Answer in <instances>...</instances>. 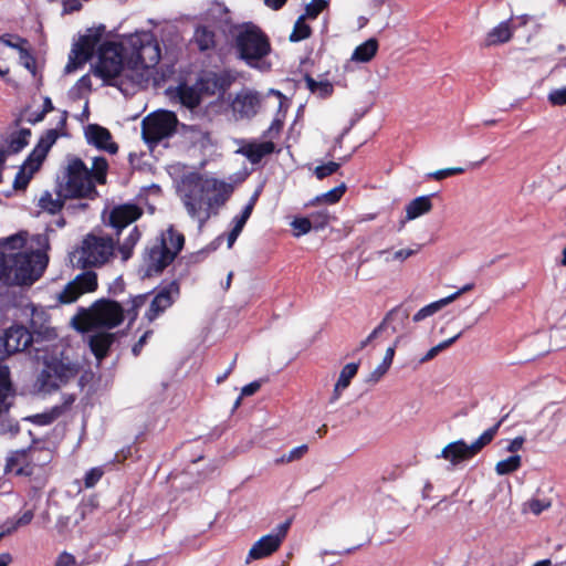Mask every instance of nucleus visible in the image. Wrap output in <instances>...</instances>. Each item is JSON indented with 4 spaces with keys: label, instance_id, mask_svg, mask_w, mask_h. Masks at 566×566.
<instances>
[{
    "label": "nucleus",
    "instance_id": "obj_1",
    "mask_svg": "<svg viewBox=\"0 0 566 566\" xmlns=\"http://www.w3.org/2000/svg\"><path fill=\"white\" fill-rule=\"evenodd\" d=\"M150 295L153 298L143 317L148 324L160 317L179 298L180 284L177 280H172L151 292L130 296L126 302V307L117 301L99 298L90 308L82 310L75 318L76 328L80 331H87L92 327L115 328L124 322L125 315L128 318V326H132L138 318L139 310L145 306Z\"/></svg>",
    "mask_w": 566,
    "mask_h": 566
},
{
    "label": "nucleus",
    "instance_id": "obj_2",
    "mask_svg": "<svg viewBox=\"0 0 566 566\" xmlns=\"http://www.w3.org/2000/svg\"><path fill=\"white\" fill-rule=\"evenodd\" d=\"M25 240L21 235L7 238L0 258L1 274L12 277L19 285H30L39 280L48 264V256L39 250L18 251Z\"/></svg>",
    "mask_w": 566,
    "mask_h": 566
},
{
    "label": "nucleus",
    "instance_id": "obj_3",
    "mask_svg": "<svg viewBox=\"0 0 566 566\" xmlns=\"http://www.w3.org/2000/svg\"><path fill=\"white\" fill-rule=\"evenodd\" d=\"M185 245V235L172 226L150 241L145 248L142 277L160 275L170 265Z\"/></svg>",
    "mask_w": 566,
    "mask_h": 566
},
{
    "label": "nucleus",
    "instance_id": "obj_4",
    "mask_svg": "<svg viewBox=\"0 0 566 566\" xmlns=\"http://www.w3.org/2000/svg\"><path fill=\"white\" fill-rule=\"evenodd\" d=\"M233 48L247 65L261 71L270 70L271 64L264 61L272 51L270 38L256 24L247 22L239 25L233 34Z\"/></svg>",
    "mask_w": 566,
    "mask_h": 566
},
{
    "label": "nucleus",
    "instance_id": "obj_5",
    "mask_svg": "<svg viewBox=\"0 0 566 566\" xmlns=\"http://www.w3.org/2000/svg\"><path fill=\"white\" fill-rule=\"evenodd\" d=\"M199 193L190 191L185 196V207L192 218H198L202 226L210 217L209 210L222 206L232 193V186L217 178H200Z\"/></svg>",
    "mask_w": 566,
    "mask_h": 566
},
{
    "label": "nucleus",
    "instance_id": "obj_6",
    "mask_svg": "<svg viewBox=\"0 0 566 566\" xmlns=\"http://www.w3.org/2000/svg\"><path fill=\"white\" fill-rule=\"evenodd\" d=\"M82 369L81 360L70 349L54 353L43 361V368L38 377L39 387L44 392L56 391L76 378Z\"/></svg>",
    "mask_w": 566,
    "mask_h": 566
},
{
    "label": "nucleus",
    "instance_id": "obj_7",
    "mask_svg": "<svg viewBox=\"0 0 566 566\" xmlns=\"http://www.w3.org/2000/svg\"><path fill=\"white\" fill-rule=\"evenodd\" d=\"M59 193L71 199H91L98 197V191L90 176L86 164L76 156L67 158L61 175L56 177Z\"/></svg>",
    "mask_w": 566,
    "mask_h": 566
},
{
    "label": "nucleus",
    "instance_id": "obj_8",
    "mask_svg": "<svg viewBox=\"0 0 566 566\" xmlns=\"http://www.w3.org/2000/svg\"><path fill=\"white\" fill-rule=\"evenodd\" d=\"M115 242L109 235L88 233L82 240L81 247L75 251L74 265L78 269L101 266L113 256Z\"/></svg>",
    "mask_w": 566,
    "mask_h": 566
},
{
    "label": "nucleus",
    "instance_id": "obj_9",
    "mask_svg": "<svg viewBox=\"0 0 566 566\" xmlns=\"http://www.w3.org/2000/svg\"><path fill=\"white\" fill-rule=\"evenodd\" d=\"M127 44L129 46L127 65L130 70H148L159 63L161 59L160 46L151 33L132 34L127 39Z\"/></svg>",
    "mask_w": 566,
    "mask_h": 566
},
{
    "label": "nucleus",
    "instance_id": "obj_10",
    "mask_svg": "<svg viewBox=\"0 0 566 566\" xmlns=\"http://www.w3.org/2000/svg\"><path fill=\"white\" fill-rule=\"evenodd\" d=\"M124 70V45L119 42L105 41L98 48V60L93 67L95 76L105 85L118 86L117 78Z\"/></svg>",
    "mask_w": 566,
    "mask_h": 566
},
{
    "label": "nucleus",
    "instance_id": "obj_11",
    "mask_svg": "<svg viewBox=\"0 0 566 566\" xmlns=\"http://www.w3.org/2000/svg\"><path fill=\"white\" fill-rule=\"evenodd\" d=\"M177 124L178 119L174 112H155L143 119L142 137L147 145L156 146L176 132Z\"/></svg>",
    "mask_w": 566,
    "mask_h": 566
},
{
    "label": "nucleus",
    "instance_id": "obj_12",
    "mask_svg": "<svg viewBox=\"0 0 566 566\" xmlns=\"http://www.w3.org/2000/svg\"><path fill=\"white\" fill-rule=\"evenodd\" d=\"M490 436L491 433L483 432L471 444H468L462 439L450 442L442 449L440 457L449 461L452 465L469 461L490 444Z\"/></svg>",
    "mask_w": 566,
    "mask_h": 566
},
{
    "label": "nucleus",
    "instance_id": "obj_13",
    "mask_svg": "<svg viewBox=\"0 0 566 566\" xmlns=\"http://www.w3.org/2000/svg\"><path fill=\"white\" fill-rule=\"evenodd\" d=\"M104 33L105 25L103 24L87 29L86 33L80 36L77 43L74 45L72 50L74 57H70V62L66 65V70H76L77 67L90 61L93 57L95 48L99 43Z\"/></svg>",
    "mask_w": 566,
    "mask_h": 566
},
{
    "label": "nucleus",
    "instance_id": "obj_14",
    "mask_svg": "<svg viewBox=\"0 0 566 566\" xmlns=\"http://www.w3.org/2000/svg\"><path fill=\"white\" fill-rule=\"evenodd\" d=\"M290 526L291 522L285 521L277 525L273 533L266 534L256 541L249 551L248 560L261 559L276 552L286 537Z\"/></svg>",
    "mask_w": 566,
    "mask_h": 566
},
{
    "label": "nucleus",
    "instance_id": "obj_15",
    "mask_svg": "<svg viewBox=\"0 0 566 566\" xmlns=\"http://www.w3.org/2000/svg\"><path fill=\"white\" fill-rule=\"evenodd\" d=\"M233 78L227 72H205L202 73L197 83L199 91L202 95L212 96L216 94H224L232 85Z\"/></svg>",
    "mask_w": 566,
    "mask_h": 566
},
{
    "label": "nucleus",
    "instance_id": "obj_16",
    "mask_svg": "<svg viewBox=\"0 0 566 566\" xmlns=\"http://www.w3.org/2000/svg\"><path fill=\"white\" fill-rule=\"evenodd\" d=\"M143 214V209L135 203H124L114 207L108 217L109 226L116 231L119 237L122 231L138 220Z\"/></svg>",
    "mask_w": 566,
    "mask_h": 566
},
{
    "label": "nucleus",
    "instance_id": "obj_17",
    "mask_svg": "<svg viewBox=\"0 0 566 566\" xmlns=\"http://www.w3.org/2000/svg\"><path fill=\"white\" fill-rule=\"evenodd\" d=\"M85 137L88 144L94 145L99 150L112 155L118 151V145L112 140L111 132L98 124H90L85 130Z\"/></svg>",
    "mask_w": 566,
    "mask_h": 566
},
{
    "label": "nucleus",
    "instance_id": "obj_18",
    "mask_svg": "<svg viewBox=\"0 0 566 566\" xmlns=\"http://www.w3.org/2000/svg\"><path fill=\"white\" fill-rule=\"evenodd\" d=\"M410 311L402 305L391 308L380 322L379 329L390 328L392 333L403 332L409 324Z\"/></svg>",
    "mask_w": 566,
    "mask_h": 566
},
{
    "label": "nucleus",
    "instance_id": "obj_19",
    "mask_svg": "<svg viewBox=\"0 0 566 566\" xmlns=\"http://www.w3.org/2000/svg\"><path fill=\"white\" fill-rule=\"evenodd\" d=\"M49 461L50 454L48 451L32 448L28 461L15 470V475L32 476L36 470L42 469Z\"/></svg>",
    "mask_w": 566,
    "mask_h": 566
},
{
    "label": "nucleus",
    "instance_id": "obj_20",
    "mask_svg": "<svg viewBox=\"0 0 566 566\" xmlns=\"http://www.w3.org/2000/svg\"><path fill=\"white\" fill-rule=\"evenodd\" d=\"M116 336L114 333L101 332L90 337V348L98 363L108 356L109 349Z\"/></svg>",
    "mask_w": 566,
    "mask_h": 566
},
{
    "label": "nucleus",
    "instance_id": "obj_21",
    "mask_svg": "<svg viewBox=\"0 0 566 566\" xmlns=\"http://www.w3.org/2000/svg\"><path fill=\"white\" fill-rule=\"evenodd\" d=\"M275 150V144L271 140L262 142V143H249L240 148V153L247 157V159L252 164L256 165L261 163V160L273 154Z\"/></svg>",
    "mask_w": 566,
    "mask_h": 566
},
{
    "label": "nucleus",
    "instance_id": "obj_22",
    "mask_svg": "<svg viewBox=\"0 0 566 566\" xmlns=\"http://www.w3.org/2000/svg\"><path fill=\"white\" fill-rule=\"evenodd\" d=\"M234 108L244 116H253L260 106V97L256 93H244L234 99Z\"/></svg>",
    "mask_w": 566,
    "mask_h": 566
},
{
    "label": "nucleus",
    "instance_id": "obj_23",
    "mask_svg": "<svg viewBox=\"0 0 566 566\" xmlns=\"http://www.w3.org/2000/svg\"><path fill=\"white\" fill-rule=\"evenodd\" d=\"M55 195L56 197L53 198L52 193L50 191H44L42 196L39 199V207L51 213L55 214L59 213L65 205V201L71 199L70 197H63L59 193V186L55 184Z\"/></svg>",
    "mask_w": 566,
    "mask_h": 566
},
{
    "label": "nucleus",
    "instance_id": "obj_24",
    "mask_svg": "<svg viewBox=\"0 0 566 566\" xmlns=\"http://www.w3.org/2000/svg\"><path fill=\"white\" fill-rule=\"evenodd\" d=\"M513 36V32L510 25V20L501 22L492 30H490L485 36V46L497 45L509 42Z\"/></svg>",
    "mask_w": 566,
    "mask_h": 566
},
{
    "label": "nucleus",
    "instance_id": "obj_25",
    "mask_svg": "<svg viewBox=\"0 0 566 566\" xmlns=\"http://www.w3.org/2000/svg\"><path fill=\"white\" fill-rule=\"evenodd\" d=\"M177 95L180 103L188 108H195L201 103L202 94L197 82L192 86L180 84L177 88Z\"/></svg>",
    "mask_w": 566,
    "mask_h": 566
},
{
    "label": "nucleus",
    "instance_id": "obj_26",
    "mask_svg": "<svg viewBox=\"0 0 566 566\" xmlns=\"http://www.w3.org/2000/svg\"><path fill=\"white\" fill-rule=\"evenodd\" d=\"M431 209V196L417 197L406 206V219L413 220L430 212Z\"/></svg>",
    "mask_w": 566,
    "mask_h": 566
},
{
    "label": "nucleus",
    "instance_id": "obj_27",
    "mask_svg": "<svg viewBox=\"0 0 566 566\" xmlns=\"http://www.w3.org/2000/svg\"><path fill=\"white\" fill-rule=\"evenodd\" d=\"M379 43L377 39L370 38L359 44L352 54L355 62L367 63L371 61L378 52Z\"/></svg>",
    "mask_w": 566,
    "mask_h": 566
},
{
    "label": "nucleus",
    "instance_id": "obj_28",
    "mask_svg": "<svg viewBox=\"0 0 566 566\" xmlns=\"http://www.w3.org/2000/svg\"><path fill=\"white\" fill-rule=\"evenodd\" d=\"M30 136L31 130L29 128H21L20 130L13 132L7 140L8 147L6 151L9 155L20 153L29 144Z\"/></svg>",
    "mask_w": 566,
    "mask_h": 566
},
{
    "label": "nucleus",
    "instance_id": "obj_29",
    "mask_svg": "<svg viewBox=\"0 0 566 566\" xmlns=\"http://www.w3.org/2000/svg\"><path fill=\"white\" fill-rule=\"evenodd\" d=\"M193 40L200 51H208L216 46V33L206 25H199L195 30Z\"/></svg>",
    "mask_w": 566,
    "mask_h": 566
},
{
    "label": "nucleus",
    "instance_id": "obj_30",
    "mask_svg": "<svg viewBox=\"0 0 566 566\" xmlns=\"http://www.w3.org/2000/svg\"><path fill=\"white\" fill-rule=\"evenodd\" d=\"M401 339V335L397 336L394 344L387 348L382 361L371 373V377L374 380H379L389 370L395 357L396 348L398 347Z\"/></svg>",
    "mask_w": 566,
    "mask_h": 566
},
{
    "label": "nucleus",
    "instance_id": "obj_31",
    "mask_svg": "<svg viewBox=\"0 0 566 566\" xmlns=\"http://www.w3.org/2000/svg\"><path fill=\"white\" fill-rule=\"evenodd\" d=\"M82 294L95 292L98 287L97 274L93 271H84L73 280Z\"/></svg>",
    "mask_w": 566,
    "mask_h": 566
},
{
    "label": "nucleus",
    "instance_id": "obj_32",
    "mask_svg": "<svg viewBox=\"0 0 566 566\" xmlns=\"http://www.w3.org/2000/svg\"><path fill=\"white\" fill-rule=\"evenodd\" d=\"M140 235L142 234H140L138 228L135 226L132 228L128 235L125 238V240L123 242H120L119 237H117L118 251L124 261L128 260L132 256L134 247L139 241Z\"/></svg>",
    "mask_w": 566,
    "mask_h": 566
},
{
    "label": "nucleus",
    "instance_id": "obj_33",
    "mask_svg": "<svg viewBox=\"0 0 566 566\" xmlns=\"http://www.w3.org/2000/svg\"><path fill=\"white\" fill-rule=\"evenodd\" d=\"M108 161L106 158L98 156L93 159L92 168L90 169V176L93 182L96 185H105L107 179Z\"/></svg>",
    "mask_w": 566,
    "mask_h": 566
},
{
    "label": "nucleus",
    "instance_id": "obj_34",
    "mask_svg": "<svg viewBox=\"0 0 566 566\" xmlns=\"http://www.w3.org/2000/svg\"><path fill=\"white\" fill-rule=\"evenodd\" d=\"M305 15H300L294 23L293 30L289 36L291 42H300L312 35V28L305 22Z\"/></svg>",
    "mask_w": 566,
    "mask_h": 566
},
{
    "label": "nucleus",
    "instance_id": "obj_35",
    "mask_svg": "<svg viewBox=\"0 0 566 566\" xmlns=\"http://www.w3.org/2000/svg\"><path fill=\"white\" fill-rule=\"evenodd\" d=\"M32 448L15 450L7 458L4 471L14 472L19 467H22L31 453Z\"/></svg>",
    "mask_w": 566,
    "mask_h": 566
},
{
    "label": "nucleus",
    "instance_id": "obj_36",
    "mask_svg": "<svg viewBox=\"0 0 566 566\" xmlns=\"http://www.w3.org/2000/svg\"><path fill=\"white\" fill-rule=\"evenodd\" d=\"M451 303V298H440L436 302H432L422 308H420L412 317V321L418 323L440 311L442 307Z\"/></svg>",
    "mask_w": 566,
    "mask_h": 566
},
{
    "label": "nucleus",
    "instance_id": "obj_37",
    "mask_svg": "<svg viewBox=\"0 0 566 566\" xmlns=\"http://www.w3.org/2000/svg\"><path fill=\"white\" fill-rule=\"evenodd\" d=\"M522 465V459L520 455L514 454L504 460L499 461L495 464V472L499 475H506L517 471Z\"/></svg>",
    "mask_w": 566,
    "mask_h": 566
},
{
    "label": "nucleus",
    "instance_id": "obj_38",
    "mask_svg": "<svg viewBox=\"0 0 566 566\" xmlns=\"http://www.w3.org/2000/svg\"><path fill=\"white\" fill-rule=\"evenodd\" d=\"M83 294L78 291L75 282L72 280L69 282L63 290L57 293V301L61 304H72L76 302Z\"/></svg>",
    "mask_w": 566,
    "mask_h": 566
},
{
    "label": "nucleus",
    "instance_id": "obj_39",
    "mask_svg": "<svg viewBox=\"0 0 566 566\" xmlns=\"http://www.w3.org/2000/svg\"><path fill=\"white\" fill-rule=\"evenodd\" d=\"M46 156L48 155L41 149L34 147L22 164V167H25L27 170L31 171V174H35L41 168Z\"/></svg>",
    "mask_w": 566,
    "mask_h": 566
},
{
    "label": "nucleus",
    "instance_id": "obj_40",
    "mask_svg": "<svg viewBox=\"0 0 566 566\" xmlns=\"http://www.w3.org/2000/svg\"><path fill=\"white\" fill-rule=\"evenodd\" d=\"M346 185L343 182L340 184L339 186L328 190L327 192L323 193L322 196H318L314 199V201L312 202V205L316 203V202H321V201H324L326 203H329V205H334L336 202H338L340 200V198L344 196V193L346 192Z\"/></svg>",
    "mask_w": 566,
    "mask_h": 566
},
{
    "label": "nucleus",
    "instance_id": "obj_41",
    "mask_svg": "<svg viewBox=\"0 0 566 566\" xmlns=\"http://www.w3.org/2000/svg\"><path fill=\"white\" fill-rule=\"evenodd\" d=\"M358 367L359 365L356 363L346 364L340 370L337 388L346 389L350 385L352 379L356 376Z\"/></svg>",
    "mask_w": 566,
    "mask_h": 566
},
{
    "label": "nucleus",
    "instance_id": "obj_42",
    "mask_svg": "<svg viewBox=\"0 0 566 566\" xmlns=\"http://www.w3.org/2000/svg\"><path fill=\"white\" fill-rule=\"evenodd\" d=\"M61 416V408L55 406L48 412L36 413L32 416L31 421L38 426H48Z\"/></svg>",
    "mask_w": 566,
    "mask_h": 566
},
{
    "label": "nucleus",
    "instance_id": "obj_43",
    "mask_svg": "<svg viewBox=\"0 0 566 566\" xmlns=\"http://www.w3.org/2000/svg\"><path fill=\"white\" fill-rule=\"evenodd\" d=\"M328 6L327 0H312L305 7V15L306 19L315 20Z\"/></svg>",
    "mask_w": 566,
    "mask_h": 566
},
{
    "label": "nucleus",
    "instance_id": "obj_44",
    "mask_svg": "<svg viewBox=\"0 0 566 566\" xmlns=\"http://www.w3.org/2000/svg\"><path fill=\"white\" fill-rule=\"evenodd\" d=\"M460 335L461 333L431 347L427 352V354L421 358V361L424 363L433 359L440 352L450 347L460 337Z\"/></svg>",
    "mask_w": 566,
    "mask_h": 566
},
{
    "label": "nucleus",
    "instance_id": "obj_45",
    "mask_svg": "<svg viewBox=\"0 0 566 566\" xmlns=\"http://www.w3.org/2000/svg\"><path fill=\"white\" fill-rule=\"evenodd\" d=\"M308 219L311 220L312 229L321 230L329 223L331 216L327 210H319L312 212Z\"/></svg>",
    "mask_w": 566,
    "mask_h": 566
},
{
    "label": "nucleus",
    "instance_id": "obj_46",
    "mask_svg": "<svg viewBox=\"0 0 566 566\" xmlns=\"http://www.w3.org/2000/svg\"><path fill=\"white\" fill-rule=\"evenodd\" d=\"M60 134L56 129H49L46 130L45 135L40 138L35 147H38L48 155V153L50 151L51 147L55 144Z\"/></svg>",
    "mask_w": 566,
    "mask_h": 566
},
{
    "label": "nucleus",
    "instance_id": "obj_47",
    "mask_svg": "<svg viewBox=\"0 0 566 566\" xmlns=\"http://www.w3.org/2000/svg\"><path fill=\"white\" fill-rule=\"evenodd\" d=\"M34 174H31L30 170H27L25 167H20L13 180V188L15 190H25L28 185L30 184Z\"/></svg>",
    "mask_w": 566,
    "mask_h": 566
},
{
    "label": "nucleus",
    "instance_id": "obj_48",
    "mask_svg": "<svg viewBox=\"0 0 566 566\" xmlns=\"http://www.w3.org/2000/svg\"><path fill=\"white\" fill-rule=\"evenodd\" d=\"M340 168V164L336 161H328L326 164L319 165L315 168L314 174L317 179L322 180L335 172Z\"/></svg>",
    "mask_w": 566,
    "mask_h": 566
},
{
    "label": "nucleus",
    "instance_id": "obj_49",
    "mask_svg": "<svg viewBox=\"0 0 566 566\" xmlns=\"http://www.w3.org/2000/svg\"><path fill=\"white\" fill-rule=\"evenodd\" d=\"M103 475L104 471L102 468L95 467L90 469L84 476V486L86 489L94 488L99 482Z\"/></svg>",
    "mask_w": 566,
    "mask_h": 566
},
{
    "label": "nucleus",
    "instance_id": "obj_50",
    "mask_svg": "<svg viewBox=\"0 0 566 566\" xmlns=\"http://www.w3.org/2000/svg\"><path fill=\"white\" fill-rule=\"evenodd\" d=\"M463 172H464V168H462V167H451V168L439 169L433 172H430V174H428V178L440 181L448 177L461 175Z\"/></svg>",
    "mask_w": 566,
    "mask_h": 566
},
{
    "label": "nucleus",
    "instance_id": "obj_51",
    "mask_svg": "<svg viewBox=\"0 0 566 566\" xmlns=\"http://www.w3.org/2000/svg\"><path fill=\"white\" fill-rule=\"evenodd\" d=\"M291 226L295 231V237L306 234L312 230L311 220L308 219V217L295 218L292 221Z\"/></svg>",
    "mask_w": 566,
    "mask_h": 566
},
{
    "label": "nucleus",
    "instance_id": "obj_52",
    "mask_svg": "<svg viewBox=\"0 0 566 566\" xmlns=\"http://www.w3.org/2000/svg\"><path fill=\"white\" fill-rule=\"evenodd\" d=\"M547 99L553 106L566 105V86L552 91L548 94Z\"/></svg>",
    "mask_w": 566,
    "mask_h": 566
},
{
    "label": "nucleus",
    "instance_id": "obj_53",
    "mask_svg": "<svg viewBox=\"0 0 566 566\" xmlns=\"http://www.w3.org/2000/svg\"><path fill=\"white\" fill-rule=\"evenodd\" d=\"M334 93V86L329 81H319L314 95L319 98H328Z\"/></svg>",
    "mask_w": 566,
    "mask_h": 566
},
{
    "label": "nucleus",
    "instance_id": "obj_54",
    "mask_svg": "<svg viewBox=\"0 0 566 566\" xmlns=\"http://www.w3.org/2000/svg\"><path fill=\"white\" fill-rule=\"evenodd\" d=\"M154 331L153 329H147L145 331V333L139 337V339L134 344L133 348H132V353L135 357L139 356L142 350H143V347L145 346V344L147 343V339L153 335Z\"/></svg>",
    "mask_w": 566,
    "mask_h": 566
},
{
    "label": "nucleus",
    "instance_id": "obj_55",
    "mask_svg": "<svg viewBox=\"0 0 566 566\" xmlns=\"http://www.w3.org/2000/svg\"><path fill=\"white\" fill-rule=\"evenodd\" d=\"M75 564L76 559L72 554L67 552H62L57 556L54 566H75Z\"/></svg>",
    "mask_w": 566,
    "mask_h": 566
},
{
    "label": "nucleus",
    "instance_id": "obj_56",
    "mask_svg": "<svg viewBox=\"0 0 566 566\" xmlns=\"http://www.w3.org/2000/svg\"><path fill=\"white\" fill-rule=\"evenodd\" d=\"M125 292V282L122 276L116 277L108 287V293L116 296Z\"/></svg>",
    "mask_w": 566,
    "mask_h": 566
},
{
    "label": "nucleus",
    "instance_id": "obj_57",
    "mask_svg": "<svg viewBox=\"0 0 566 566\" xmlns=\"http://www.w3.org/2000/svg\"><path fill=\"white\" fill-rule=\"evenodd\" d=\"M528 505H530V510L534 514L538 515L544 510L548 509L551 504H549V502H544V501H541L538 499H533V500L530 501Z\"/></svg>",
    "mask_w": 566,
    "mask_h": 566
},
{
    "label": "nucleus",
    "instance_id": "obj_58",
    "mask_svg": "<svg viewBox=\"0 0 566 566\" xmlns=\"http://www.w3.org/2000/svg\"><path fill=\"white\" fill-rule=\"evenodd\" d=\"M307 450L308 448L306 444H302L292 449L286 455V461L292 462L294 460L301 459L307 452Z\"/></svg>",
    "mask_w": 566,
    "mask_h": 566
},
{
    "label": "nucleus",
    "instance_id": "obj_59",
    "mask_svg": "<svg viewBox=\"0 0 566 566\" xmlns=\"http://www.w3.org/2000/svg\"><path fill=\"white\" fill-rule=\"evenodd\" d=\"M82 9V3L78 0H63V14H69Z\"/></svg>",
    "mask_w": 566,
    "mask_h": 566
},
{
    "label": "nucleus",
    "instance_id": "obj_60",
    "mask_svg": "<svg viewBox=\"0 0 566 566\" xmlns=\"http://www.w3.org/2000/svg\"><path fill=\"white\" fill-rule=\"evenodd\" d=\"M78 375V386L81 389H84L90 382L93 381L95 377L94 373L91 369L84 370L83 373L81 371Z\"/></svg>",
    "mask_w": 566,
    "mask_h": 566
},
{
    "label": "nucleus",
    "instance_id": "obj_61",
    "mask_svg": "<svg viewBox=\"0 0 566 566\" xmlns=\"http://www.w3.org/2000/svg\"><path fill=\"white\" fill-rule=\"evenodd\" d=\"M261 388V381L260 380H254L248 385H245L242 389H241V396H252L254 395L255 392H258Z\"/></svg>",
    "mask_w": 566,
    "mask_h": 566
},
{
    "label": "nucleus",
    "instance_id": "obj_62",
    "mask_svg": "<svg viewBox=\"0 0 566 566\" xmlns=\"http://www.w3.org/2000/svg\"><path fill=\"white\" fill-rule=\"evenodd\" d=\"M525 442V438L522 437V436H518L516 438H514L510 443L509 446L506 447V451L507 452H511V453H514V452H517L518 450L522 449L523 444Z\"/></svg>",
    "mask_w": 566,
    "mask_h": 566
},
{
    "label": "nucleus",
    "instance_id": "obj_63",
    "mask_svg": "<svg viewBox=\"0 0 566 566\" xmlns=\"http://www.w3.org/2000/svg\"><path fill=\"white\" fill-rule=\"evenodd\" d=\"M76 400V396L74 394L63 395V401L60 406H55V408H61V415L65 412Z\"/></svg>",
    "mask_w": 566,
    "mask_h": 566
},
{
    "label": "nucleus",
    "instance_id": "obj_64",
    "mask_svg": "<svg viewBox=\"0 0 566 566\" xmlns=\"http://www.w3.org/2000/svg\"><path fill=\"white\" fill-rule=\"evenodd\" d=\"M509 418V413L504 415L496 423L486 429L484 432L491 433L490 443L494 440L503 422Z\"/></svg>",
    "mask_w": 566,
    "mask_h": 566
}]
</instances>
